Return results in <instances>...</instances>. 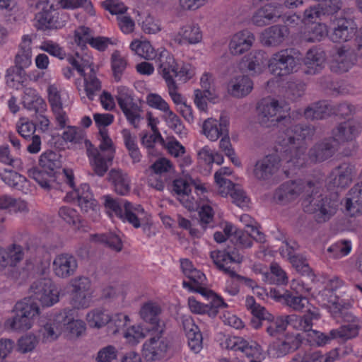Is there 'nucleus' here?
<instances>
[{"instance_id":"1","label":"nucleus","mask_w":362,"mask_h":362,"mask_svg":"<svg viewBox=\"0 0 362 362\" xmlns=\"http://www.w3.org/2000/svg\"><path fill=\"white\" fill-rule=\"evenodd\" d=\"M320 191L319 183L305 184L302 180H296L282 185L276 191V197L282 204H286L301 196L304 210L315 214L320 221H325L336 213L338 202L324 198Z\"/></svg>"},{"instance_id":"2","label":"nucleus","mask_w":362,"mask_h":362,"mask_svg":"<svg viewBox=\"0 0 362 362\" xmlns=\"http://www.w3.org/2000/svg\"><path fill=\"white\" fill-rule=\"evenodd\" d=\"M359 123L349 120L337 127L331 140L320 144L310 151L311 161H322L332 155L339 144L354 140L361 132Z\"/></svg>"},{"instance_id":"3","label":"nucleus","mask_w":362,"mask_h":362,"mask_svg":"<svg viewBox=\"0 0 362 362\" xmlns=\"http://www.w3.org/2000/svg\"><path fill=\"white\" fill-rule=\"evenodd\" d=\"M98 140L100 151L88 140L85 144L90 166L96 175L103 176L114 158L115 149L107 129H100Z\"/></svg>"},{"instance_id":"4","label":"nucleus","mask_w":362,"mask_h":362,"mask_svg":"<svg viewBox=\"0 0 362 362\" xmlns=\"http://www.w3.org/2000/svg\"><path fill=\"white\" fill-rule=\"evenodd\" d=\"M283 134L278 142L283 147L288 146L285 151H289L291 154V158L287 161L288 167L303 165L305 163V157L303 153V146L301 143L313 136V129L308 127L303 128L301 126L296 125L288 129Z\"/></svg>"},{"instance_id":"5","label":"nucleus","mask_w":362,"mask_h":362,"mask_svg":"<svg viewBox=\"0 0 362 362\" xmlns=\"http://www.w3.org/2000/svg\"><path fill=\"white\" fill-rule=\"evenodd\" d=\"M13 316L4 322V327L12 331L24 332L30 329L40 315V307L30 298L17 302L13 310Z\"/></svg>"},{"instance_id":"6","label":"nucleus","mask_w":362,"mask_h":362,"mask_svg":"<svg viewBox=\"0 0 362 362\" xmlns=\"http://www.w3.org/2000/svg\"><path fill=\"white\" fill-rule=\"evenodd\" d=\"M285 304L296 311L303 312V317H298L294 322L293 327L299 329H308L312 325V321L318 320L320 317L319 310L313 306L309 300L301 296H293L291 293H287Z\"/></svg>"},{"instance_id":"7","label":"nucleus","mask_w":362,"mask_h":362,"mask_svg":"<svg viewBox=\"0 0 362 362\" xmlns=\"http://www.w3.org/2000/svg\"><path fill=\"white\" fill-rule=\"evenodd\" d=\"M71 293V305L77 310L89 308L93 302V291L90 279L85 276H78L69 281Z\"/></svg>"},{"instance_id":"8","label":"nucleus","mask_w":362,"mask_h":362,"mask_svg":"<svg viewBox=\"0 0 362 362\" xmlns=\"http://www.w3.org/2000/svg\"><path fill=\"white\" fill-rule=\"evenodd\" d=\"M258 119L262 125L269 127L284 119L290 122L287 118L288 108L286 105H280L274 99L263 100L258 107Z\"/></svg>"},{"instance_id":"9","label":"nucleus","mask_w":362,"mask_h":362,"mask_svg":"<svg viewBox=\"0 0 362 362\" xmlns=\"http://www.w3.org/2000/svg\"><path fill=\"white\" fill-rule=\"evenodd\" d=\"M76 199H77L78 206L83 213L86 214L93 221H96L99 218V206L98 202L94 199L88 184H81L73 192H68L64 197L66 202H72Z\"/></svg>"},{"instance_id":"10","label":"nucleus","mask_w":362,"mask_h":362,"mask_svg":"<svg viewBox=\"0 0 362 362\" xmlns=\"http://www.w3.org/2000/svg\"><path fill=\"white\" fill-rule=\"evenodd\" d=\"M325 284L326 288L319 291L315 298L321 306L326 308L332 315H336L341 312L344 305L341 300L334 294L333 290L340 287L342 281L338 277L333 276L327 279Z\"/></svg>"},{"instance_id":"11","label":"nucleus","mask_w":362,"mask_h":362,"mask_svg":"<svg viewBox=\"0 0 362 362\" xmlns=\"http://www.w3.org/2000/svg\"><path fill=\"white\" fill-rule=\"evenodd\" d=\"M298 66V60L288 49H282L274 53L268 61L269 71L277 76H286L296 71Z\"/></svg>"},{"instance_id":"12","label":"nucleus","mask_w":362,"mask_h":362,"mask_svg":"<svg viewBox=\"0 0 362 362\" xmlns=\"http://www.w3.org/2000/svg\"><path fill=\"white\" fill-rule=\"evenodd\" d=\"M35 298L42 308L52 307L59 301L60 291L50 279H42L31 286Z\"/></svg>"},{"instance_id":"13","label":"nucleus","mask_w":362,"mask_h":362,"mask_svg":"<svg viewBox=\"0 0 362 362\" xmlns=\"http://www.w3.org/2000/svg\"><path fill=\"white\" fill-rule=\"evenodd\" d=\"M194 185L197 190L205 191L203 184L196 183L190 177L179 178L173 182V192L176 194L179 202L189 211L197 209L199 204L198 201L191 194L190 186Z\"/></svg>"},{"instance_id":"14","label":"nucleus","mask_w":362,"mask_h":362,"mask_svg":"<svg viewBox=\"0 0 362 362\" xmlns=\"http://www.w3.org/2000/svg\"><path fill=\"white\" fill-rule=\"evenodd\" d=\"M171 349L169 340L162 336L151 337L142 346V355L147 361H160L166 358Z\"/></svg>"},{"instance_id":"15","label":"nucleus","mask_w":362,"mask_h":362,"mask_svg":"<svg viewBox=\"0 0 362 362\" xmlns=\"http://www.w3.org/2000/svg\"><path fill=\"white\" fill-rule=\"evenodd\" d=\"M66 317L61 310L48 316L39 330V335L43 343H52L64 334L63 320Z\"/></svg>"},{"instance_id":"16","label":"nucleus","mask_w":362,"mask_h":362,"mask_svg":"<svg viewBox=\"0 0 362 362\" xmlns=\"http://www.w3.org/2000/svg\"><path fill=\"white\" fill-rule=\"evenodd\" d=\"M301 339L302 337L299 334H288L284 337L270 343L267 354L273 358L284 357L296 350L301 343Z\"/></svg>"},{"instance_id":"17","label":"nucleus","mask_w":362,"mask_h":362,"mask_svg":"<svg viewBox=\"0 0 362 362\" xmlns=\"http://www.w3.org/2000/svg\"><path fill=\"white\" fill-rule=\"evenodd\" d=\"M230 119L226 115H221L219 119L209 117L205 119L201 127V133L209 141H217L229 129Z\"/></svg>"},{"instance_id":"18","label":"nucleus","mask_w":362,"mask_h":362,"mask_svg":"<svg viewBox=\"0 0 362 362\" xmlns=\"http://www.w3.org/2000/svg\"><path fill=\"white\" fill-rule=\"evenodd\" d=\"M330 26L332 28L330 38L337 42L349 41L356 32L353 22L342 17L332 16L330 19Z\"/></svg>"},{"instance_id":"19","label":"nucleus","mask_w":362,"mask_h":362,"mask_svg":"<svg viewBox=\"0 0 362 362\" xmlns=\"http://www.w3.org/2000/svg\"><path fill=\"white\" fill-rule=\"evenodd\" d=\"M78 268L76 259L69 253H61L53 259L52 269L54 274L60 279L73 276Z\"/></svg>"},{"instance_id":"20","label":"nucleus","mask_w":362,"mask_h":362,"mask_svg":"<svg viewBox=\"0 0 362 362\" xmlns=\"http://www.w3.org/2000/svg\"><path fill=\"white\" fill-rule=\"evenodd\" d=\"M180 60H177L174 56L165 49L159 52V57L157 59L158 72L165 81L166 84L176 83L175 74L177 71Z\"/></svg>"},{"instance_id":"21","label":"nucleus","mask_w":362,"mask_h":362,"mask_svg":"<svg viewBox=\"0 0 362 362\" xmlns=\"http://www.w3.org/2000/svg\"><path fill=\"white\" fill-rule=\"evenodd\" d=\"M351 112L350 107L343 104L339 106L338 110H335L327 102L322 101L315 103L308 107L304 112V115L307 119H322L331 114L345 116Z\"/></svg>"},{"instance_id":"22","label":"nucleus","mask_w":362,"mask_h":362,"mask_svg":"<svg viewBox=\"0 0 362 362\" xmlns=\"http://www.w3.org/2000/svg\"><path fill=\"white\" fill-rule=\"evenodd\" d=\"M119 218L138 228L143 223L148 221V215L141 205L125 202Z\"/></svg>"},{"instance_id":"23","label":"nucleus","mask_w":362,"mask_h":362,"mask_svg":"<svg viewBox=\"0 0 362 362\" xmlns=\"http://www.w3.org/2000/svg\"><path fill=\"white\" fill-rule=\"evenodd\" d=\"M253 88V83L245 75L239 74L230 78L226 85L227 93L233 98H242L247 96Z\"/></svg>"},{"instance_id":"24","label":"nucleus","mask_w":362,"mask_h":362,"mask_svg":"<svg viewBox=\"0 0 362 362\" xmlns=\"http://www.w3.org/2000/svg\"><path fill=\"white\" fill-rule=\"evenodd\" d=\"M255 37L247 30H242L234 33L230 39L228 49L233 55H240L248 51L253 45Z\"/></svg>"},{"instance_id":"25","label":"nucleus","mask_w":362,"mask_h":362,"mask_svg":"<svg viewBox=\"0 0 362 362\" xmlns=\"http://www.w3.org/2000/svg\"><path fill=\"white\" fill-rule=\"evenodd\" d=\"M353 167L348 163H343L332 170L327 182L329 187L344 188L352 182Z\"/></svg>"},{"instance_id":"26","label":"nucleus","mask_w":362,"mask_h":362,"mask_svg":"<svg viewBox=\"0 0 362 362\" xmlns=\"http://www.w3.org/2000/svg\"><path fill=\"white\" fill-rule=\"evenodd\" d=\"M202 32L197 23H189L182 25L174 36L179 45H196L202 40Z\"/></svg>"},{"instance_id":"27","label":"nucleus","mask_w":362,"mask_h":362,"mask_svg":"<svg viewBox=\"0 0 362 362\" xmlns=\"http://www.w3.org/2000/svg\"><path fill=\"white\" fill-rule=\"evenodd\" d=\"M182 323L189 349L194 353H199L202 349V335L199 327L189 315L182 317Z\"/></svg>"},{"instance_id":"28","label":"nucleus","mask_w":362,"mask_h":362,"mask_svg":"<svg viewBox=\"0 0 362 362\" xmlns=\"http://www.w3.org/2000/svg\"><path fill=\"white\" fill-rule=\"evenodd\" d=\"M283 13L284 6L281 4H267L255 13L252 21L257 26H264L270 21L281 17Z\"/></svg>"},{"instance_id":"29","label":"nucleus","mask_w":362,"mask_h":362,"mask_svg":"<svg viewBox=\"0 0 362 362\" xmlns=\"http://www.w3.org/2000/svg\"><path fill=\"white\" fill-rule=\"evenodd\" d=\"M62 315H64L63 320L64 335L69 338H78L83 335L86 326L85 322L80 319L74 318L70 309H64L61 310Z\"/></svg>"},{"instance_id":"30","label":"nucleus","mask_w":362,"mask_h":362,"mask_svg":"<svg viewBox=\"0 0 362 362\" xmlns=\"http://www.w3.org/2000/svg\"><path fill=\"white\" fill-rule=\"evenodd\" d=\"M83 80H77L76 82V88L79 95L82 98L87 97L93 100L97 93L101 88V83L94 73L90 75L84 74Z\"/></svg>"},{"instance_id":"31","label":"nucleus","mask_w":362,"mask_h":362,"mask_svg":"<svg viewBox=\"0 0 362 362\" xmlns=\"http://www.w3.org/2000/svg\"><path fill=\"white\" fill-rule=\"evenodd\" d=\"M354 62L355 57L352 52L346 47H342L333 56L330 67L334 72H345L352 67Z\"/></svg>"},{"instance_id":"32","label":"nucleus","mask_w":362,"mask_h":362,"mask_svg":"<svg viewBox=\"0 0 362 362\" xmlns=\"http://www.w3.org/2000/svg\"><path fill=\"white\" fill-rule=\"evenodd\" d=\"M211 257L218 268L232 276L235 275V272L234 268L230 267V264L240 263L243 259L242 256L240 255H235L234 253L229 255L223 251L211 252Z\"/></svg>"},{"instance_id":"33","label":"nucleus","mask_w":362,"mask_h":362,"mask_svg":"<svg viewBox=\"0 0 362 362\" xmlns=\"http://www.w3.org/2000/svg\"><path fill=\"white\" fill-rule=\"evenodd\" d=\"M278 169L277 159L274 156H267L257 161L254 170V176L259 180L269 179Z\"/></svg>"},{"instance_id":"34","label":"nucleus","mask_w":362,"mask_h":362,"mask_svg":"<svg viewBox=\"0 0 362 362\" xmlns=\"http://www.w3.org/2000/svg\"><path fill=\"white\" fill-rule=\"evenodd\" d=\"M28 175L45 190H50L58 187V182H57L58 175H56L54 173H51L35 167L28 170Z\"/></svg>"},{"instance_id":"35","label":"nucleus","mask_w":362,"mask_h":362,"mask_svg":"<svg viewBox=\"0 0 362 362\" xmlns=\"http://www.w3.org/2000/svg\"><path fill=\"white\" fill-rule=\"evenodd\" d=\"M129 49L136 55L146 60H154L159 57V52L162 49H156L148 40H133Z\"/></svg>"},{"instance_id":"36","label":"nucleus","mask_w":362,"mask_h":362,"mask_svg":"<svg viewBox=\"0 0 362 362\" xmlns=\"http://www.w3.org/2000/svg\"><path fill=\"white\" fill-rule=\"evenodd\" d=\"M325 62V54L320 48L314 47L308 51L304 59L306 72L315 74L320 71Z\"/></svg>"},{"instance_id":"37","label":"nucleus","mask_w":362,"mask_h":362,"mask_svg":"<svg viewBox=\"0 0 362 362\" xmlns=\"http://www.w3.org/2000/svg\"><path fill=\"white\" fill-rule=\"evenodd\" d=\"M265 56L262 51L251 52L240 63L241 69H247L251 75L261 74L265 67Z\"/></svg>"},{"instance_id":"38","label":"nucleus","mask_w":362,"mask_h":362,"mask_svg":"<svg viewBox=\"0 0 362 362\" xmlns=\"http://www.w3.org/2000/svg\"><path fill=\"white\" fill-rule=\"evenodd\" d=\"M0 177L5 184L11 187L20 190L25 194L29 192L28 180L18 173L11 170L2 169L0 170Z\"/></svg>"},{"instance_id":"39","label":"nucleus","mask_w":362,"mask_h":362,"mask_svg":"<svg viewBox=\"0 0 362 362\" xmlns=\"http://www.w3.org/2000/svg\"><path fill=\"white\" fill-rule=\"evenodd\" d=\"M328 34V26L325 23L318 22L305 25L301 32V37L305 41L315 42L322 40Z\"/></svg>"},{"instance_id":"40","label":"nucleus","mask_w":362,"mask_h":362,"mask_svg":"<svg viewBox=\"0 0 362 362\" xmlns=\"http://www.w3.org/2000/svg\"><path fill=\"white\" fill-rule=\"evenodd\" d=\"M233 170L228 167H223L217 170L214 174V181L217 187L218 194L222 197H227L237 186L230 180L226 178L231 175Z\"/></svg>"},{"instance_id":"41","label":"nucleus","mask_w":362,"mask_h":362,"mask_svg":"<svg viewBox=\"0 0 362 362\" xmlns=\"http://www.w3.org/2000/svg\"><path fill=\"white\" fill-rule=\"evenodd\" d=\"M47 99L52 110H59L69 103V94L66 90L51 84L47 87Z\"/></svg>"},{"instance_id":"42","label":"nucleus","mask_w":362,"mask_h":362,"mask_svg":"<svg viewBox=\"0 0 362 362\" xmlns=\"http://www.w3.org/2000/svg\"><path fill=\"white\" fill-rule=\"evenodd\" d=\"M297 319L296 315L275 317L272 315L267 320V332L271 337L277 336L284 332L288 323L297 325L294 322Z\"/></svg>"},{"instance_id":"43","label":"nucleus","mask_w":362,"mask_h":362,"mask_svg":"<svg viewBox=\"0 0 362 362\" xmlns=\"http://www.w3.org/2000/svg\"><path fill=\"white\" fill-rule=\"evenodd\" d=\"M0 209L7 210L10 214H26L29 211L27 202L8 194H0Z\"/></svg>"},{"instance_id":"44","label":"nucleus","mask_w":362,"mask_h":362,"mask_svg":"<svg viewBox=\"0 0 362 362\" xmlns=\"http://www.w3.org/2000/svg\"><path fill=\"white\" fill-rule=\"evenodd\" d=\"M160 313L159 305L156 303L148 301L141 306L139 315L143 320L151 325L152 328L158 330L160 327H162L158 320Z\"/></svg>"},{"instance_id":"45","label":"nucleus","mask_w":362,"mask_h":362,"mask_svg":"<svg viewBox=\"0 0 362 362\" xmlns=\"http://www.w3.org/2000/svg\"><path fill=\"white\" fill-rule=\"evenodd\" d=\"M286 33L284 27L272 26L262 33L261 41L266 45L278 46L284 41Z\"/></svg>"},{"instance_id":"46","label":"nucleus","mask_w":362,"mask_h":362,"mask_svg":"<svg viewBox=\"0 0 362 362\" xmlns=\"http://www.w3.org/2000/svg\"><path fill=\"white\" fill-rule=\"evenodd\" d=\"M110 320V314L105 309L98 308L88 311L86 320L91 328L100 329L107 325Z\"/></svg>"},{"instance_id":"47","label":"nucleus","mask_w":362,"mask_h":362,"mask_svg":"<svg viewBox=\"0 0 362 362\" xmlns=\"http://www.w3.org/2000/svg\"><path fill=\"white\" fill-rule=\"evenodd\" d=\"M109 180L113 184L117 194L126 195L129 192L130 181L126 173L119 170H112L109 173Z\"/></svg>"},{"instance_id":"48","label":"nucleus","mask_w":362,"mask_h":362,"mask_svg":"<svg viewBox=\"0 0 362 362\" xmlns=\"http://www.w3.org/2000/svg\"><path fill=\"white\" fill-rule=\"evenodd\" d=\"M262 280L270 284L286 285L288 276L276 263H273L270 267V272L262 273Z\"/></svg>"},{"instance_id":"49","label":"nucleus","mask_w":362,"mask_h":362,"mask_svg":"<svg viewBox=\"0 0 362 362\" xmlns=\"http://www.w3.org/2000/svg\"><path fill=\"white\" fill-rule=\"evenodd\" d=\"M148 332V329L140 325H135L126 328L123 332V337L127 344L135 346L146 337Z\"/></svg>"},{"instance_id":"50","label":"nucleus","mask_w":362,"mask_h":362,"mask_svg":"<svg viewBox=\"0 0 362 362\" xmlns=\"http://www.w3.org/2000/svg\"><path fill=\"white\" fill-rule=\"evenodd\" d=\"M28 82V77L23 69L10 70L6 74V83L11 88L17 90L24 88Z\"/></svg>"},{"instance_id":"51","label":"nucleus","mask_w":362,"mask_h":362,"mask_svg":"<svg viewBox=\"0 0 362 362\" xmlns=\"http://www.w3.org/2000/svg\"><path fill=\"white\" fill-rule=\"evenodd\" d=\"M39 165L40 169L48 171L51 173H54V174L57 175L61 163L55 153L49 151L41 154L39 159Z\"/></svg>"},{"instance_id":"52","label":"nucleus","mask_w":362,"mask_h":362,"mask_svg":"<svg viewBox=\"0 0 362 362\" xmlns=\"http://www.w3.org/2000/svg\"><path fill=\"white\" fill-rule=\"evenodd\" d=\"M111 69L115 81L119 82L122 79V74L127 66V60L121 52L115 50L111 54Z\"/></svg>"},{"instance_id":"53","label":"nucleus","mask_w":362,"mask_h":362,"mask_svg":"<svg viewBox=\"0 0 362 362\" xmlns=\"http://www.w3.org/2000/svg\"><path fill=\"white\" fill-rule=\"evenodd\" d=\"M162 119L167 126L172 129L175 134L180 137L187 135V129L182 124L179 117L169 107L168 110L163 112Z\"/></svg>"},{"instance_id":"54","label":"nucleus","mask_w":362,"mask_h":362,"mask_svg":"<svg viewBox=\"0 0 362 362\" xmlns=\"http://www.w3.org/2000/svg\"><path fill=\"white\" fill-rule=\"evenodd\" d=\"M92 240L94 242L105 244L115 251H120L122 248L120 237L115 233L95 234L92 236Z\"/></svg>"},{"instance_id":"55","label":"nucleus","mask_w":362,"mask_h":362,"mask_svg":"<svg viewBox=\"0 0 362 362\" xmlns=\"http://www.w3.org/2000/svg\"><path fill=\"white\" fill-rule=\"evenodd\" d=\"M69 63L74 66V69L78 72L81 76H83L85 71L87 69H90V71L93 73V60L92 57L89 55L86 54L83 57H80L77 53L76 57H69L67 58Z\"/></svg>"},{"instance_id":"56","label":"nucleus","mask_w":362,"mask_h":362,"mask_svg":"<svg viewBox=\"0 0 362 362\" xmlns=\"http://www.w3.org/2000/svg\"><path fill=\"white\" fill-rule=\"evenodd\" d=\"M240 221L245 225L246 232L250 233V235L255 240L259 242L264 240V235L259 230V224L250 215H242L240 217Z\"/></svg>"},{"instance_id":"57","label":"nucleus","mask_w":362,"mask_h":362,"mask_svg":"<svg viewBox=\"0 0 362 362\" xmlns=\"http://www.w3.org/2000/svg\"><path fill=\"white\" fill-rule=\"evenodd\" d=\"M129 322L130 318L127 314L117 313L110 315V320L107 323V327L110 332L112 334H117L126 327Z\"/></svg>"},{"instance_id":"58","label":"nucleus","mask_w":362,"mask_h":362,"mask_svg":"<svg viewBox=\"0 0 362 362\" xmlns=\"http://www.w3.org/2000/svg\"><path fill=\"white\" fill-rule=\"evenodd\" d=\"M196 74L195 67L190 63L179 61L175 78L182 83H187Z\"/></svg>"},{"instance_id":"59","label":"nucleus","mask_w":362,"mask_h":362,"mask_svg":"<svg viewBox=\"0 0 362 362\" xmlns=\"http://www.w3.org/2000/svg\"><path fill=\"white\" fill-rule=\"evenodd\" d=\"M324 8L320 4L313 5L304 10L301 19L304 25H308L317 23V21L324 15Z\"/></svg>"},{"instance_id":"60","label":"nucleus","mask_w":362,"mask_h":362,"mask_svg":"<svg viewBox=\"0 0 362 362\" xmlns=\"http://www.w3.org/2000/svg\"><path fill=\"white\" fill-rule=\"evenodd\" d=\"M246 341L240 337L227 335L223 337L220 345L222 348L235 351H239L243 354L247 345Z\"/></svg>"},{"instance_id":"61","label":"nucleus","mask_w":362,"mask_h":362,"mask_svg":"<svg viewBox=\"0 0 362 362\" xmlns=\"http://www.w3.org/2000/svg\"><path fill=\"white\" fill-rule=\"evenodd\" d=\"M115 97L121 110L135 103L133 91L124 86H119L116 88Z\"/></svg>"},{"instance_id":"62","label":"nucleus","mask_w":362,"mask_h":362,"mask_svg":"<svg viewBox=\"0 0 362 362\" xmlns=\"http://www.w3.org/2000/svg\"><path fill=\"white\" fill-rule=\"evenodd\" d=\"M121 110L131 125L134 126L135 128L139 127L142 119V110L137 104L134 103Z\"/></svg>"},{"instance_id":"63","label":"nucleus","mask_w":362,"mask_h":362,"mask_svg":"<svg viewBox=\"0 0 362 362\" xmlns=\"http://www.w3.org/2000/svg\"><path fill=\"white\" fill-rule=\"evenodd\" d=\"M358 333V327L356 324L344 325L339 329L330 331L331 337L348 339L356 337Z\"/></svg>"},{"instance_id":"64","label":"nucleus","mask_w":362,"mask_h":362,"mask_svg":"<svg viewBox=\"0 0 362 362\" xmlns=\"http://www.w3.org/2000/svg\"><path fill=\"white\" fill-rule=\"evenodd\" d=\"M59 216L67 224L75 228H79L80 217L76 210L68 206H62L59 210Z\"/></svg>"}]
</instances>
